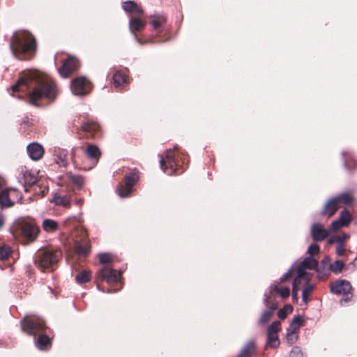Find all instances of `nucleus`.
Here are the masks:
<instances>
[{"label":"nucleus","instance_id":"nucleus-1","mask_svg":"<svg viewBox=\"0 0 357 357\" xmlns=\"http://www.w3.org/2000/svg\"><path fill=\"white\" fill-rule=\"evenodd\" d=\"M23 86L32 89L29 94V103L34 106H39L38 100L41 98L54 100L56 96L57 92L54 83L48 80L37 70L25 72L12 86V90L13 92H17L19 88Z\"/></svg>","mask_w":357,"mask_h":357},{"label":"nucleus","instance_id":"nucleus-2","mask_svg":"<svg viewBox=\"0 0 357 357\" xmlns=\"http://www.w3.org/2000/svg\"><path fill=\"white\" fill-rule=\"evenodd\" d=\"M20 324L23 332L34 337L35 345L39 350H48L51 347L50 337L43 334L46 326L42 318L26 315L21 320Z\"/></svg>","mask_w":357,"mask_h":357},{"label":"nucleus","instance_id":"nucleus-3","mask_svg":"<svg viewBox=\"0 0 357 357\" xmlns=\"http://www.w3.org/2000/svg\"><path fill=\"white\" fill-rule=\"evenodd\" d=\"M10 50L13 55L20 59L28 57H20V54L32 55L36 50V43L33 36L28 31H16L13 33L10 43Z\"/></svg>","mask_w":357,"mask_h":357},{"label":"nucleus","instance_id":"nucleus-4","mask_svg":"<svg viewBox=\"0 0 357 357\" xmlns=\"http://www.w3.org/2000/svg\"><path fill=\"white\" fill-rule=\"evenodd\" d=\"M139 180V172L135 169L126 174L124 181L116 186V192L121 198H127L132 195L134 186Z\"/></svg>","mask_w":357,"mask_h":357},{"label":"nucleus","instance_id":"nucleus-5","mask_svg":"<svg viewBox=\"0 0 357 357\" xmlns=\"http://www.w3.org/2000/svg\"><path fill=\"white\" fill-rule=\"evenodd\" d=\"M59 252L50 250L38 252L34 257V264L41 271L51 268L59 261Z\"/></svg>","mask_w":357,"mask_h":357},{"label":"nucleus","instance_id":"nucleus-6","mask_svg":"<svg viewBox=\"0 0 357 357\" xmlns=\"http://www.w3.org/2000/svg\"><path fill=\"white\" fill-rule=\"evenodd\" d=\"M160 168L167 175L171 176L174 174H179L183 172H178V165L175 160L174 153L172 149L167 150L165 156L160 155Z\"/></svg>","mask_w":357,"mask_h":357},{"label":"nucleus","instance_id":"nucleus-7","mask_svg":"<svg viewBox=\"0 0 357 357\" xmlns=\"http://www.w3.org/2000/svg\"><path fill=\"white\" fill-rule=\"evenodd\" d=\"M70 90L75 96H84L90 91V84L85 77L80 76L71 81Z\"/></svg>","mask_w":357,"mask_h":357},{"label":"nucleus","instance_id":"nucleus-8","mask_svg":"<svg viewBox=\"0 0 357 357\" xmlns=\"http://www.w3.org/2000/svg\"><path fill=\"white\" fill-rule=\"evenodd\" d=\"M280 321H274L267 328L266 344L273 349L278 348L280 344L278 335V331L280 330Z\"/></svg>","mask_w":357,"mask_h":357},{"label":"nucleus","instance_id":"nucleus-9","mask_svg":"<svg viewBox=\"0 0 357 357\" xmlns=\"http://www.w3.org/2000/svg\"><path fill=\"white\" fill-rule=\"evenodd\" d=\"M97 275L107 283H113L121 280V272L105 266L98 271Z\"/></svg>","mask_w":357,"mask_h":357},{"label":"nucleus","instance_id":"nucleus-10","mask_svg":"<svg viewBox=\"0 0 357 357\" xmlns=\"http://www.w3.org/2000/svg\"><path fill=\"white\" fill-rule=\"evenodd\" d=\"M331 291L336 295H353L351 283L346 280H337L331 284Z\"/></svg>","mask_w":357,"mask_h":357},{"label":"nucleus","instance_id":"nucleus-11","mask_svg":"<svg viewBox=\"0 0 357 357\" xmlns=\"http://www.w3.org/2000/svg\"><path fill=\"white\" fill-rule=\"evenodd\" d=\"M331 259L329 256L324 257L320 261L319 264L317 262L315 271L317 277L319 280H325L330 275Z\"/></svg>","mask_w":357,"mask_h":357},{"label":"nucleus","instance_id":"nucleus-12","mask_svg":"<svg viewBox=\"0 0 357 357\" xmlns=\"http://www.w3.org/2000/svg\"><path fill=\"white\" fill-rule=\"evenodd\" d=\"M79 66V61L73 56H69L59 68V73L61 77L66 78Z\"/></svg>","mask_w":357,"mask_h":357},{"label":"nucleus","instance_id":"nucleus-13","mask_svg":"<svg viewBox=\"0 0 357 357\" xmlns=\"http://www.w3.org/2000/svg\"><path fill=\"white\" fill-rule=\"evenodd\" d=\"M19 229L20 234L24 238L30 241H33L36 238L38 229L34 225L28 222L22 223L19 225Z\"/></svg>","mask_w":357,"mask_h":357},{"label":"nucleus","instance_id":"nucleus-14","mask_svg":"<svg viewBox=\"0 0 357 357\" xmlns=\"http://www.w3.org/2000/svg\"><path fill=\"white\" fill-rule=\"evenodd\" d=\"M351 222L349 212L344 209L341 211L340 218L331 222L330 231H335L341 227H347Z\"/></svg>","mask_w":357,"mask_h":357},{"label":"nucleus","instance_id":"nucleus-15","mask_svg":"<svg viewBox=\"0 0 357 357\" xmlns=\"http://www.w3.org/2000/svg\"><path fill=\"white\" fill-rule=\"evenodd\" d=\"M310 234L314 241H322L326 238L328 231L323 228L320 223H313L311 226Z\"/></svg>","mask_w":357,"mask_h":357},{"label":"nucleus","instance_id":"nucleus-16","mask_svg":"<svg viewBox=\"0 0 357 357\" xmlns=\"http://www.w3.org/2000/svg\"><path fill=\"white\" fill-rule=\"evenodd\" d=\"M26 151L29 158L33 160H38L43 155V146L36 142L29 144L26 147Z\"/></svg>","mask_w":357,"mask_h":357},{"label":"nucleus","instance_id":"nucleus-17","mask_svg":"<svg viewBox=\"0 0 357 357\" xmlns=\"http://www.w3.org/2000/svg\"><path fill=\"white\" fill-rule=\"evenodd\" d=\"M338 208V203L335 201L334 197H332L329 199L324 204V208L321 212V215L331 218L336 213Z\"/></svg>","mask_w":357,"mask_h":357},{"label":"nucleus","instance_id":"nucleus-18","mask_svg":"<svg viewBox=\"0 0 357 357\" xmlns=\"http://www.w3.org/2000/svg\"><path fill=\"white\" fill-rule=\"evenodd\" d=\"M257 350L255 340H250L241 349L236 357H252Z\"/></svg>","mask_w":357,"mask_h":357},{"label":"nucleus","instance_id":"nucleus-19","mask_svg":"<svg viewBox=\"0 0 357 357\" xmlns=\"http://www.w3.org/2000/svg\"><path fill=\"white\" fill-rule=\"evenodd\" d=\"M145 22L139 17H132L129 20V29L132 36H135L136 31H142L145 26Z\"/></svg>","mask_w":357,"mask_h":357},{"label":"nucleus","instance_id":"nucleus-20","mask_svg":"<svg viewBox=\"0 0 357 357\" xmlns=\"http://www.w3.org/2000/svg\"><path fill=\"white\" fill-rule=\"evenodd\" d=\"M342 157L345 169L350 170L357 166V162L352 158V153L351 151H342Z\"/></svg>","mask_w":357,"mask_h":357},{"label":"nucleus","instance_id":"nucleus-21","mask_svg":"<svg viewBox=\"0 0 357 357\" xmlns=\"http://www.w3.org/2000/svg\"><path fill=\"white\" fill-rule=\"evenodd\" d=\"M50 202L54 203L56 205L62 206L66 208L70 206V199L68 195H61L58 193L54 194Z\"/></svg>","mask_w":357,"mask_h":357},{"label":"nucleus","instance_id":"nucleus-22","mask_svg":"<svg viewBox=\"0 0 357 357\" xmlns=\"http://www.w3.org/2000/svg\"><path fill=\"white\" fill-rule=\"evenodd\" d=\"M86 153L89 158L93 161L96 165L100 157L101 153L98 147L93 144H89L86 147Z\"/></svg>","mask_w":357,"mask_h":357},{"label":"nucleus","instance_id":"nucleus-23","mask_svg":"<svg viewBox=\"0 0 357 357\" xmlns=\"http://www.w3.org/2000/svg\"><path fill=\"white\" fill-rule=\"evenodd\" d=\"M14 202L10 199L9 193L7 190H3L0 192V208H8L13 206Z\"/></svg>","mask_w":357,"mask_h":357},{"label":"nucleus","instance_id":"nucleus-24","mask_svg":"<svg viewBox=\"0 0 357 357\" xmlns=\"http://www.w3.org/2000/svg\"><path fill=\"white\" fill-rule=\"evenodd\" d=\"M75 250L80 255H86L90 252V245L85 240L75 242Z\"/></svg>","mask_w":357,"mask_h":357},{"label":"nucleus","instance_id":"nucleus-25","mask_svg":"<svg viewBox=\"0 0 357 357\" xmlns=\"http://www.w3.org/2000/svg\"><path fill=\"white\" fill-rule=\"evenodd\" d=\"M82 128L83 131L94 134L100 129V125L94 121H88L82 123Z\"/></svg>","mask_w":357,"mask_h":357},{"label":"nucleus","instance_id":"nucleus-26","mask_svg":"<svg viewBox=\"0 0 357 357\" xmlns=\"http://www.w3.org/2000/svg\"><path fill=\"white\" fill-rule=\"evenodd\" d=\"M333 197L335 199V201L338 203L339 206L342 203L345 205H349L351 204L354 199L352 195L347 192H342Z\"/></svg>","mask_w":357,"mask_h":357},{"label":"nucleus","instance_id":"nucleus-27","mask_svg":"<svg viewBox=\"0 0 357 357\" xmlns=\"http://www.w3.org/2000/svg\"><path fill=\"white\" fill-rule=\"evenodd\" d=\"M114 84L116 87H123L127 84L126 77L120 71L113 75Z\"/></svg>","mask_w":357,"mask_h":357},{"label":"nucleus","instance_id":"nucleus-28","mask_svg":"<svg viewBox=\"0 0 357 357\" xmlns=\"http://www.w3.org/2000/svg\"><path fill=\"white\" fill-rule=\"evenodd\" d=\"M43 228L47 232H54L58 229V223L52 219H45L42 222Z\"/></svg>","mask_w":357,"mask_h":357},{"label":"nucleus","instance_id":"nucleus-29","mask_svg":"<svg viewBox=\"0 0 357 357\" xmlns=\"http://www.w3.org/2000/svg\"><path fill=\"white\" fill-rule=\"evenodd\" d=\"M311 278H297L295 277L293 281L292 287L296 288L298 289H301V288H304V287L307 286V284H312L310 283Z\"/></svg>","mask_w":357,"mask_h":357},{"label":"nucleus","instance_id":"nucleus-30","mask_svg":"<svg viewBox=\"0 0 357 357\" xmlns=\"http://www.w3.org/2000/svg\"><path fill=\"white\" fill-rule=\"evenodd\" d=\"M272 316L273 314H271V310H264L258 319V326L262 327L266 326L270 321Z\"/></svg>","mask_w":357,"mask_h":357},{"label":"nucleus","instance_id":"nucleus-31","mask_svg":"<svg viewBox=\"0 0 357 357\" xmlns=\"http://www.w3.org/2000/svg\"><path fill=\"white\" fill-rule=\"evenodd\" d=\"M91 278V272L86 270L79 273L75 277V280L79 284L86 283L87 282L90 281Z\"/></svg>","mask_w":357,"mask_h":357},{"label":"nucleus","instance_id":"nucleus-32","mask_svg":"<svg viewBox=\"0 0 357 357\" xmlns=\"http://www.w3.org/2000/svg\"><path fill=\"white\" fill-rule=\"evenodd\" d=\"M317 261L313 257L308 256L299 263L301 264V266H304L307 269L315 270V267H317Z\"/></svg>","mask_w":357,"mask_h":357},{"label":"nucleus","instance_id":"nucleus-33","mask_svg":"<svg viewBox=\"0 0 357 357\" xmlns=\"http://www.w3.org/2000/svg\"><path fill=\"white\" fill-rule=\"evenodd\" d=\"M294 272L296 271L297 278H310V274L306 272V268L304 266H301V264L294 263Z\"/></svg>","mask_w":357,"mask_h":357},{"label":"nucleus","instance_id":"nucleus-34","mask_svg":"<svg viewBox=\"0 0 357 357\" xmlns=\"http://www.w3.org/2000/svg\"><path fill=\"white\" fill-rule=\"evenodd\" d=\"M314 288V284H307L302 289V301L307 304L309 301V296Z\"/></svg>","mask_w":357,"mask_h":357},{"label":"nucleus","instance_id":"nucleus-35","mask_svg":"<svg viewBox=\"0 0 357 357\" xmlns=\"http://www.w3.org/2000/svg\"><path fill=\"white\" fill-rule=\"evenodd\" d=\"M344 266V264L341 260H336L333 264L331 263V271L337 275L340 273Z\"/></svg>","mask_w":357,"mask_h":357},{"label":"nucleus","instance_id":"nucleus-36","mask_svg":"<svg viewBox=\"0 0 357 357\" xmlns=\"http://www.w3.org/2000/svg\"><path fill=\"white\" fill-rule=\"evenodd\" d=\"M70 181L77 187L82 188L84 183V178L78 174H72L70 176Z\"/></svg>","mask_w":357,"mask_h":357},{"label":"nucleus","instance_id":"nucleus-37","mask_svg":"<svg viewBox=\"0 0 357 357\" xmlns=\"http://www.w3.org/2000/svg\"><path fill=\"white\" fill-rule=\"evenodd\" d=\"M154 17L155 19L151 22V24L154 29L160 28L167 21L166 17L163 15H157Z\"/></svg>","mask_w":357,"mask_h":357},{"label":"nucleus","instance_id":"nucleus-38","mask_svg":"<svg viewBox=\"0 0 357 357\" xmlns=\"http://www.w3.org/2000/svg\"><path fill=\"white\" fill-rule=\"evenodd\" d=\"M292 310H293V308L291 305H287L278 310V317L280 319H284L287 317L288 313L291 312L292 311Z\"/></svg>","mask_w":357,"mask_h":357},{"label":"nucleus","instance_id":"nucleus-39","mask_svg":"<svg viewBox=\"0 0 357 357\" xmlns=\"http://www.w3.org/2000/svg\"><path fill=\"white\" fill-rule=\"evenodd\" d=\"M11 252V248L8 245H3L0 247V260L8 259Z\"/></svg>","mask_w":357,"mask_h":357},{"label":"nucleus","instance_id":"nucleus-40","mask_svg":"<svg viewBox=\"0 0 357 357\" xmlns=\"http://www.w3.org/2000/svg\"><path fill=\"white\" fill-rule=\"evenodd\" d=\"M98 257L100 264L107 265L112 262L111 257L107 253L98 254Z\"/></svg>","mask_w":357,"mask_h":357},{"label":"nucleus","instance_id":"nucleus-41","mask_svg":"<svg viewBox=\"0 0 357 357\" xmlns=\"http://www.w3.org/2000/svg\"><path fill=\"white\" fill-rule=\"evenodd\" d=\"M135 3L132 1H127L122 3V8L126 13H129L132 14L134 10V6H135Z\"/></svg>","mask_w":357,"mask_h":357},{"label":"nucleus","instance_id":"nucleus-42","mask_svg":"<svg viewBox=\"0 0 357 357\" xmlns=\"http://www.w3.org/2000/svg\"><path fill=\"white\" fill-rule=\"evenodd\" d=\"M24 178L25 185L31 186L36 182V178L31 176V174L29 172L24 174Z\"/></svg>","mask_w":357,"mask_h":357},{"label":"nucleus","instance_id":"nucleus-43","mask_svg":"<svg viewBox=\"0 0 357 357\" xmlns=\"http://www.w3.org/2000/svg\"><path fill=\"white\" fill-rule=\"evenodd\" d=\"M289 357H304V355L299 347L294 346L290 351Z\"/></svg>","mask_w":357,"mask_h":357},{"label":"nucleus","instance_id":"nucleus-44","mask_svg":"<svg viewBox=\"0 0 357 357\" xmlns=\"http://www.w3.org/2000/svg\"><path fill=\"white\" fill-rule=\"evenodd\" d=\"M303 318L299 314H297L293 317L290 324L300 328L303 326Z\"/></svg>","mask_w":357,"mask_h":357},{"label":"nucleus","instance_id":"nucleus-45","mask_svg":"<svg viewBox=\"0 0 357 357\" xmlns=\"http://www.w3.org/2000/svg\"><path fill=\"white\" fill-rule=\"evenodd\" d=\"M319 247L316 243L311 244L307 248V253L310 256L312 257L314 255H317L319 252Z\"/></svg>","mask_w":357,"mask_h":357},{"label":"nucleus","instance_id":"nucleus-46","mask_svg":"<svg viewBox=\"0 0 357 357\" xmlns=\"http://www.w3.org/2000/svg\"><path fill=\"white\" fill-rule=\"evenodd\" d=\"M286 340L289 345H292L298 340V335L294 333H287Z\"/></svg>","mask_w":357,"mask_h":357},{"label":"nucleus","instance_id":"nucleus-47","mask_svg":"<svg viewBox=\"0 0 357 357\" xmlns=\"http://www.w3.org/2000/svg\"><path fill=\"white\" fill-rule=\"evenodd\" d=\"M294 265H291L290 268L280 278L279 282H282L285 280H287L294 272Z\"/></svg>","mask_w":357,"mask_h":357},{"label":"nucleus","instance_id":"nucleus-48","mask_svg":"<svg viewBox=\"0 0 357 357\" xmlns=\"http://www.w3.org/2000/svg\"><path fill=\"white\" fill-rule=\"evenodd\" d=\"M281 298H286L289 296L290 290L288 287H282L278 289V292Z\"/></svg>","mask_w":357,"mask_h":357},{"label":"nucleus","instance_id":"nucleus-49","mask_svg":"<svg viewBox=\"0 0 357 357\" xmlns=\"http://www.w3.org/2000/svg\"><path fill=\"white\" fill-rule=\"evenodd\" d=\"M349 238V235L344 234L342 235L335 236V241L337 243V245H344V241Z\"/></svg>","mask_w":357,"mask_h":357},{"label":"nucleus","instance_id":"nucleus-50","mask_svg":"<svg viewBox=\"0 0 357 357\" xmlns=\"http://www.w3.org/2000/svg\"><path fill=\"white\" fill-rule=\"evenodd\" d=\"M144 13V11L143 10L139 7L137 6V4L136 3L135 6H134V10H133V13H132V15H141Z\"/></svg>","mask_w":357,"mask_h":357},{"label":"nucleus","instance_id":"nucleus-51","mask_svg":"<svg viewBox=\"0 0 357 357\" xmlns=\"http://www.w3.org/2000/svg\"><path fill=\"white\" fill-rule=\"evenodd\" d=\"M56 162L60 167H66L68 164L67 160L61 158V156H58Z\"/></svg>","mask_w":357,"mask_h":357},{"label":"nucleus","instance_id":"nucleus-52","mask_svg":"<svg viewBox=\"0 0 357 357\" xmlns=\"http://www.w3.org/2000/svg\"><path fill=\"white\" fill-rule=\"evenodd\" d=\"M298 329V328L295 326H292V324H290L289 327L287 328V333L296 334Z\"/></svg>","mask_w":357,"mask_h":357},{"label":"nucleus","instance_id":"nucleus-53","mask_svg":"<svg viewBox=\"0 0 357 357\" xmlns=\"http://www.w3.org/2000/svg\"><path fill=\"white\" fill-rule=\"evenodd\" d=\"M299 291H300L299 289L292 287L291 296H292V300H293L294 302H296V301H298V293Z\"/></svg>","mask_w":357,"mask_h":357},{"label":"nucleus","instance_id":"nucleus-54","mask_svg":"<svg viewBox=\"0 0 357 357\" xmlns=\"http://www.w3.org/2000/svg\"><path fill=\"white\" fill-rule=\"evenodd\" d=\"M344 248L342 245H337L336 247V254L338 256H342L344 254Z\"/></svg>","mask_w":357,"mask_h":357},{"label":"nucleus","instance_id":"nucleus-55","mask_svg":"<svg viewBox=\"0 0 357 357\" xmlns=\"http://www.w3.org/2000/svg\"><path fill=\"white\" fill-rule=\"evenodd\" d=\"M97 288L102 291V292H105V293H107V294H111V293H114V292H116L118 291L119 289H121V287H120L119 289H107V290H104V289H100V287H99V284H97Z\"/></svg>","mask_w":357,"mask_h":357},{"label":"nucleus","instance_id":"nucleus-56","mask_svg":"<svg viewBox=\"0 0 357 357\" xmlns=\"http://www.w3.org/2000/svg\"><path fill=\"white\" fill-rule=\"evenodd\" d=\"M263 303L266 307H268L271 303L269 301V296L266 293L264 294Z\"/></svg>","mask_w":357,"mask_h":357},{"label":"nucleus","instance_id":"nucleus-57","mask_svg":"<svg viewBox=\"0 0 357 357\" xmlns=\"http://www.w3.org/2000/svg\"><path fill=\"white\" fill-rule=\"evenodd\" d=\"M277 308L276 303H270L269 306L267 307L266 310H271V314H273L274 310Z\"/></svg>","mask_w":357,"mask_h":357},{"label":"nucleus","instance_id":"nucleus-58","mask_svg":"<svg viewBox=\"0 0 357 357\" xmlns=\"http://www.w3.org/2000/svg\"><path fill=\"white\" fill-rule=\"evenodd\" d=\"M278 288L275 284H271L269 287V293L272 294L273 292H278Z\"/></svg>","mask_w":357,"mask_h":357},{"label":"nucleus","instance_id":"nucleus-59","mask_svg":"<svg viewBox=\"0 0 357 357\" xmlns=\"http://www.w3.org/2000/svg\"><path fill=\"white\" fill-rule=\"evenodd\" d=\"M345 296H346V297H345V298H342V299L340 300V304H341V305H342V303H343L344 302H347V301H349L351 299V298L352 297V296H351V294H347V295H345Z\"/></svg>","mask_w":357,"mask_h":357},{"label":"nucleus","instance_id":"nucleus-60","mask_svg":"<svg viewBox=\"0 0 357 357\" xmlns=\"http://www.w3.org/2000/svg\"><path fill=\"white\" fill-rule=\"evenodd\" d=\"M134 38H135V40L139 43L141 45H142L144 43L141 40L139 39L137 35L135 36H133Z\"/></svg>","mask_w":357,"mask_h":357},{"label":"nucleus","instance_id":"nucleus-61","mask_svg":"<svg viewBox=\"0 0 357 357\" xmlns=\"http://www.w3.org/2000/svg\"><path fill=\"white\" fill-rule=\"evenodd\" d=\"M336 241H335V237H333V238H331L329 240H328V243L330 244H333L334 243V242Z\"/></svg>","mask_w":357,"mask_h":357},{"label":"nucleus","instance_id":"nucleus-62","mask_svg":"<svg viewBox=\"0 0 357 357\" xmlns=\"http://www.w3.org/2000/svg\"><path fill=\"white\" fill-rule=\"evenodd\" d=\"M3 225V220L2 217L0 215V228L2 227Z\"/></svg>","mask_w":357,"mask_h":357},{"label":"nucleus","instance_id":"nucleus-63","mask_svg":"<svg viewBox=\"0 0 357 357\" xmlns=\"http://www.w3.org/2000/svg\"><path fill=\"white\" fill-rule=\"evenodd\" d=\"M82 202H83V200L82 199H79V200L77 201V204H82Z\"/></svg>","mask_w":357,"mask_h":357}]
</instances>
